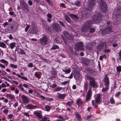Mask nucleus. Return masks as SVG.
<instances>
[{"mask_svg":"<svg viewBox=\"0 0 121 121\" xmlns=\"http://www.w3.org/2000/svg\"><path fill=\"white\" fill-rule=\"evenodd\" d=\"M110 101L111 104H115V101L112 97L110 98Z\"/></svg>","mask_w":121,"mask_h":121,"instance_id":"40","label":"nucleus"},{"mask_svg":"<svg viewBox=\"0 0 121 121\" xmlns=\"http://www.w3.org/2000/svg\"><path fill=\"white\" fill-rule=\"evenodd\" d=\"M106 86V87L103 88L102 90V91L103 92H105L107 91L109 89L108 86Z\"/></svg>","mask_w":121,"mask_h":121,"instance_id":"38","label":"nucleus"},{"mask_svg":"<svg viewBox=\"0 0 121 121\" xmlns=\"http://www.w3.org/2000/svg\"><path fill=\"white\" fill-rule=\"evenodd\" d=\"M117 71L118 72L121 71V66H119L116 68Z\"/></svg>","mask_w":121,"mask_h":121,"instance_id":"42","label":"nucleus"},{"mask_svg":"<svg viewBox=\"0 0 121 121\" xmlns=\"http://www.w3.org/2000/svg\"><path fill=\"white\" fill-rule=\"evenodd\" d=\"M42 23L43 24V26L44 28L47 32L49 34H51V28L49 26L45 24V22L44 21L42 22Z\"/></svg>","mask_w":121,"mask_h":121,"instance_id":"9","label":"nucleus"},{"mask_svg":"<svg viewBox=\"0 0 121 121\" xmlns=\"http://www.w3.org/2000/svg\"><path fill=\"white\" fill-rule=\"evenodd\" d=\"M58 95H57V97L60 99H63L65 97V95L64 94H61L59 93H57Z\"/></svg>","mask_w":121,"mask_h":121,"instance_id":"27","label":"nucleus"},{"mask_svg":"<svg viewBox=\"0 0 121 121\" xmlns=\"http://www.w3.org/2000/svg\"><path fill=\"white\" fill-rule=\"evenodd\" d=\"M8 36L9 37V38L10 39L12 40L13 39V37L11 34H9V35Z\"/></svg>","mask_w":121,"mask_h":121,"instance_id":"56","label":"nucleus"},{"mask_svg":"<svg viewBox=\"0 0 121 121\" xmlns=\"http://www.w3.org/2000/svg\"><path fill=\"white\" fill-rule=\"evenodd\" d=\"M18 102H16L13 104V106L14 107H15L17 106H18Z\"/></svg>","mask_w":121,"mask_h":121,"instance_id":"55","label":"nucleus"},{"mask_svg":"<svg viewBox=\"0 0 121 121\" xmlns=\"http://www.w3.org/2000/svg\"><path fill=\"white\" fill-rule=\"evenodd\" d=\"M65 20L69 23H71V21L69 17L67 15L65 16Z\"/></svg>","mask_w":121,"mask_h":121,"instance_id":"31","label":"nucleus"},{"mask_svg":"<svg viewBox=\"0 0 121 121\" xmlns=\"http://www.w3.org/2000/svg\"><path fill=\"white\" fill-rule=\"evenodd\" d=\"M39 97H40L41 99L43 100H45L46 99V97L44 96L43 95H39Z\"/></svg>","mask_w":121,"mask_h":121,"instance_id":"49","label":"nucleus"},{"mask_svg":"<svg viewBox=\"0 0 121 121\" xmlns=\"http://www.w3.org/2000/svg\"><path fill=\"white\" fill-rule=\"evenodd\" d=\"M68 81H66L64 82H61V84H63L64 85H66L68 83Z\"/></svg>","mask_w":121,"mask_h":121,"instance_id":"54","label":"nucleus"},{"mask_svg":"<svg viewBox=\"0 0 121 121\" xmlns=\"http://www.w3.org/2000/svg\"><path fill=\"white\" fill-rule=\"evenodd\" d=\"M28 3L30 5H32L33 4V3H32L31 1V0H29L28 1Z\"/></svg>","mask_w":121,"mask_h":121,"instance_id":"62","label":"nucleus"},{"mask_svg":"<svg viewBox=\"0 0 121 121\" xmlns=\"http://www.w3.org/2000/svg\"><path fill=\"white\" fill-rule=\"evenodd\" d=\"M33 114L39 119L42 118L43 115L41 111H35L33 112Z\"/></svg>","mask_w":121,"mask_h":121,"instance_id":"12","label":"nucleus"},{"mask_svg":"<svg viewBox=\"0 0 121 121\" xmlns=\"http://www.w3.org/2000/svg\"><path fill=\"white\" fill-rule=\"evenodd\" d=\"M4 113L5 114H7L8 112V111L7 109H5L3 111Z\"/></svg>","mask_w":121,"mask_h":121,"instance_id":"58","label":"nucleus"},{"mask_svg":"<svg viewBox=\"0 0 121 121\" xmlns=\"http://www.w3.org/2000/svg\"><path fill=\"white\" fill-rule=\"evenodd\" d=\"M84 45L82 42H78L75 44V49L77 51H82L83 50Z\"/></svg>","mask_w":121,"mask_h":121,"instance_id":"7","label":"nucleus"},{"mask_svg":"<svg viewBox=\"0 0 121 121\" xmlns=\"http://www.w3.org/2000/svg\"><path fill=\"white\" fill-rule=\"evenodd\" d=\"M112 27L110 26H108L105 28L104 31L102 32L103 34L104 33H106L107 34H109L112 31Z\"/></svg>","mask_w":121,"mask_h":121,"instance_id":"14","label":"nucleus"},{"mask_svg":"<svg viewBox=\"0 0 121 121\" xmlns=\"http://www.w3.org/2000/svg\"><path fill=\"white\" fill-rule=\"evenodd\" d=\"M64 34L66 37L69 39H71L69 33L66 31H64L63 32Z\"/></svg>","mask_w":121,"mask_h":121,"instance_id":"19","label":"nucleus"},{"mask_svg":"<svg viewBox=\"0 0 121 121\" xmlns=\"http://www.w3.org/2000/svg\"><path fill=\"white\" fill-rule=\"evenodd\" d=\"M13 117V115L11 114L9 115L8 116L9 119H11Z\"/></svg>","mask_w":121,"mask_h":121,"instance_id":"50","label":"nucleus"},{"mask_svg":"<svg viewBox=\"0 0 121 121\" xmlns=\"http://www.w3.org/2000/svg\"><path fill=\"white\" fill-rule=\"evenodd\" d=\"M23 86L26 88H29L28 86L26 84L23 83Z\"/></svg>","mask_w":121,"mask_h":121,"instance_id":"60","label":"nucleus"},{"mask_svg":"<svg viewBox=\"0 0 121 121\" xmlns=\"http://www.w3.org/2000/svg\"><path fill=\"white\" fill-rule=\"evenodd\" d=\"M22 84L19 85L18 87L20 89H21L22 91H24V89L22 87Z\"/></svg>","mask_w":121,"mask_h":121,"instance_id":"46","label":"nucleus"},{"mask_svg":"<svg viewBox=\"0 0 121 121\" xmlns=\"http://www.w3.org/2000/svg\"><path fill=\"white\" fill-rule=\"evenodd\" d=\"M21 98L24 103L27 104L29 103V100L28 97L25 95H22L21 96Z\"/></svg>","mask_w":121,"mask_h":121,"instance_id":"13","label":"nucleus"},{"mask_svg":"<svg viewBox=\"0 0 121 121\" xmlns=\"http://www.w3.org/2000/svg\"><path fill=\"white\" fill-rule=\"evenodd\" d=\"M75 115L77 118V119L79 120L81 119V116L78 113L76 112L75 113Z\"/></svg>","mask_w":121,"mask_h":121,"instance_id":"33","label":"nucleus"},{"mask_svg":"<svg viewBox=\"0 0 121 121\" xmlns=\"http://www.w3.org/2000/svg\"><path fill=\"white\" fill-rule=\"evenodd\" d=\"M98 48L100 49L102 48H103V46L102 45H101L100 44H99V45L98 46Z\"/></svg>","mask_w":121,"mask_h":121,"instance_id":"64","label":"nucleus"},{"mask_svg":"<svg viewBox=\"0 0 121 121\" xmlns=\"http://www.w3.org/2000/svg\"><path fill=\"white\" fill-rule=\"evenodd\" d=\"M38 30L37 28L35 27H33L30 28L29 31L32 34H35L37 32Z\"/></svg>","mask_w":121,"mask_h":121,"instance_id":"15","label":"nucleus"},{"mask_svg":"<svg viewBox=\"0 0 121 121\" xmlns=\"http://www.w3.org/2000/svg\"><path fill=\"white\" fill-rule=\"evenodd\" d=\"M87 4L89 5V8L88 9H86L85 11H83L82 16L84 18L87 17L89 15L90 10V9L92 8H93L95 4V0H88Z\"/></svg>","mask_w":121,"mask_h":121,"instance_id":"1","label":"nucleus"},{"mask_svg":"<svg viewBox=\"0 0 121 121\" xmlns=\"http://www.w3.org/2000/svg\"><path fill=\"white\" fill-rule=\"evenodd\" d=\"M47 16L48 18H51L52 17V16L50 13H48L47 14Z\"/></svg>","mask_w":121,"mask_h":121,"instance_id":"53","label":"nucleus"},{"mask_svg":"<svg viewBox=\"0 0 121 121\" xmlns=\"http://www.w3.org/2000/svg\"><path fill=\"white\" fill-rule=\"evenodd\" d=\"M73 102L74 101H68L66 104V106L67 105H68L69 106H70L72 105L73 104Z\"/></svg>","mask_w":121,"mask_h":121,"instance_id":"36","label":"nucleus"},{"mask_svg":"<svg viewBox=\"0 0 121 121\" xmlns=\"http://www.w3.org/2000/svg\"><path fill=\"white\" fill-rule=\"evenodd\" d=\"M35 77H36L38 78H40V76L37 72L35 73Z\"/></svg>","mask_w":121,"mask_h":121,"instance_id":"44","label":"nucleus"},{"mask_svg":"<svg viewBox=\"0 0 121 121\" xmlns=\"http://www.w3.org/2000/svg\"><path fill=\"white\" fill-rule=\"evenodd\" d=\"M59 47L58 45H54L52 48H51V50H55L56 49H59Z\"/></svg>","mask_w":121,"mask_h":121,"instance_id":"35","label":"nucleus"},{"mask_svg":"<svg viewBox=\"0 0 121 121\" xmlns=\"http://www.w3.org/2000/svg\"><path fill=\"white\" fill-rule=\"evenodd\" d=\"M104 51L105 53L109 52H110V50L109 49H105L104 50Z\"/></svg>","mask_w":121,"mask_h":121,"instance_id":"57","label":"nucleus"},{"mask_svg":"<svg viewBox=\"0 0 121 121\" xmlns=\"http://www.w3.org/2000/svg\"><path fill=\"white\" fill-rule=\"evenodd\" d=\"M47 100H48L49 101H51L52 100H53V99L52 98H49L48 97L46 98V99Z\"/></svg>","mask_w":121,"mask_h":121,"instance_id":"61","label":"nucleus"},{"mask_svg":"<svg viewBox=\"0 0 121 121\" xmlns=\"http://www.w3.org/2000/svg\"><path fill=\"white\" fill-rule=\"evenodd\" d=\"M87 69L89 71V72L90 73H93L94 72H95V71L93 70H91V69L90 68H88Z\"/></svg>","mask_w":121,"mask_h":121,"instance_id":"51","label":"nucleus"},{"mask_svg":"<svg viewBox=\"0 0 121 121\" xmlns=\"http://www.w3.org/2000/svg\"><path fill=\"white\" fill-rule=\"evenodd\" d=\"M105 85L107 86H109V79L107 77L105 78L104 80Z\"/></svg>","mask_w":121,"mask_h":121,"instance_id":"26","label":"nucleus"},{"mask_svg":"<svg viewBox=\"0 0 121 121\" xmlns=\"http://www.w3.org/2000/svg\"><path fill=\"white\" fill-rule=\"evenodd\" d=\"M93 24V22L91 20H87L84 24L82 28V31L83 32L89 30L91 26V25Z\"/></svg>","mask_w":121,"mask_h":121,"instance_id":"3","label":"nucleus"},{"mask_svg":"<svg viewBox=\"0 0 121 121\" xmlns=\"http://www.w3.org/2000/svg\"><path fill=\"white\" fill-rule=\"evenodd\" d=\"M6 97L7 98H9L11 99H14V97L13 95L11 94H7L5 95Z\"/></svg>","mask_w":121,"mask_h":121,"instance_id":"24","label":"nucleus"},{"mask_svg":"<svg viewBox=\"0 0 121 121\" xmlns=\"http://www.w3.org/2000/svg\"><path fill=\"white\" fill-rule=\"evenodd\" d=\"M83 88L84 90L86 92L88 89V82L87 81H86L85 82L83 86Z\"/></svg>","mask_w":121,"mask_h":121,"instance_id":"22","label":"nucleus"},{"mask_svg":"<svg viewBox=\"0 0 121 121\" xmlns=\"http://www.w3.org/2000/svg\"><path fill=\"white\" fill-rule=\"evenodd\" d=\"M1 62L3 63H5L6 65L7 66L8 64V62L6 60L4 59H2L1 60Z\"/></svg>","mask_w":121,"mask_h":121,"instance_id":"39","label":"nucleus"},{"mask_svg":"<svg viewBox=\"0 0 121 121\" xmlns=\"http://www.w3.org/2000/svg\"><path fill=\"white\" fill-rule=\"evenodd\" d=\"M83 101L80 98L76 100V104H78L79 106L81 105L83 103Z\"/></svg>","mask_w":121,"mask_h":121,"instance_id":"23","label":"nucleus"},{"mask_svg":"<svg viewBox=\"0 0 121 121\" xmlns=\"http://www.w3.org/2000/svg\"><path fill=\"white\" fill-rule=\"evenodd\" d=\"M25 108L28 109H32L36 108H39L38 106L34 105L32 104H28L25 106Z\"/></svg>","mask_w":121,"mask_h":121,"instance_id":"11","label":"nucleus"},{"mask_svg":"<svg viewBox=\"0 0 121 121\" xmlns=\"http://www.w3.org/2000/svg\"><path fill=\"white\" fill-rule=\"evenodd\" d=\"M87 79L89 81V86H91L93 87L96 88L97 87V82L93 78L89 76L86 77Z\"/></svg>","mask_w":121,"mask_h":121,"instance_id":"4","label":"nucleus"},{"mask_svg":"<svg viewBox=\"0 0 121 121\" xmlns=\"http://www.w3.org/2000/svg\"><path fill=\"white\" fill-rule=\"evenodd\" d=\"M121 14V9L120 7H119L117 9L114 11V14L113 15V20L114 22H118L121 20L120 16Z\"/></svg>","mask_w":121,"mask_h":121,"instance_id":"2","label":"nucleus"},{"mask_svg":"<svg viewBox=\"0 0 121 121\" xmlns=\"http://www.w3.org/2000/svg\"><path fill=\"white\" fill-rule=\"evenodd\" d=\"M16 50L18 52V53L21 54H25V52L19 48H16Z\"/></svg>","mask_w":121,"mask_h":121,"instance_id":"25","label":"nucleus"},{"mask_svg":"<svg viewBox=\"0 0 121 121\" xmlns=\"http://www.w3.org/2000/svg\"><path fill=\"white\" fill-rule=\"evenodd\" d=\"M91 103L92 105L94 106L95 108H97L98 107L97 104H99V103L96 102L95 100H92L91 101Z\"/></svg>","mask_w":121,"mask_h":121,"instance_id":"21","label":"nucleus"},{"mask_svg":"<svg viewBox=\"0 0 121 121\" xmlns=\"http://www.w3.org/2000/svg\"><path fill=\"white\" fill-rule=\"evenodd\" d=\"M51 108L50 106L48 105H46L45 107L46 110L47 112H49L50 111Z\"/></svg>","mask_w":121,"mask_h":121,"instance_id":"37","label":"nucleus"},{"mask_svg":"<svg viewBox=\"0 0 121 121\" xmlns=\"http://www.w3.org/2000/svg\"><path fill=\"white\" fill-rule=\"evenodd\" d=\"M49 39L47 36L44 35L42 38L40 39V43L42 45H46Z\"/></svg>","mask_w":121,"mask_h":121,"instance_id":"6","label":"nucleus"},{"mask_svg":"<svg viewBox=\"0 0 121 121\" xmlns=\"http://www.w3.org/2000/svg\"><path fill=\"white\" fill-rule=\"evenodd\" d=\"M95 31V29L93 28H91L90 30V33L94 32Z\"/></svg>","mask_w":121,"mask_h":121,"instance_id":"48","label":"nucleus"},{"mask_svg":"<svg viewBox=\"0 0 121 121\" xmlns=\"http://www.w3.org/2000/svg\"><path fill=\"white\" fill-rule=\"evenodd\" d=\"M16 43L15 42H13L10 43L9 44H7L9 46V47L12 49H13L16 46Z\"/></svg>","mask_w":121,"mask_h":121,"instance_id":"18","label":"nucleus"},{"mask_svg":"<svg viewBox=\"0 0 121 121\" xmlns=\"http://www.w3.org/2000/svg\"><path fill=\"white\" fill-rule=\"evenodd\" d=\"M99 2L101 11L104 13L106 12L107 9V6L106 3L103 0H100Z\"/></svg>","mask_w":121,"mask_h":121,"instance_id":"5","label":"nucleus"},{"mask_svg":"<svg viewBox=\"0 0 121 121\" xmlns=\"http://www.w3.org/2000/svg\"><path fill=\"white\" fill-rule=\"evenodd\" d=\"M91 88V87L90 88L86 94V102L89 101L91 97L92 92Z\"/></svg>","mask_w":121,"mask_h":121,"instance_id":"10","label":"nucleus"},{"mask_svg":"<svg viewBox=\"0 0 121 121\" xmlns=\"http://www.w3.org/2000/svg\"><path fill=\"white\" fill-rule=\"evenodd\" d=\"M23 8L26 10H28L29 7L28 4L25 2H24L23 4Z\"/></svg>","mask_w":121,"mask_h":121,"instance_id":"29","label":"nucleus"},{"mask_svg":"<svg viewBox=\"0 0 121 121\" xmlns=\"http://www.w3.org/2000/svg\"><path fill=\"white\" fill-rule=\"evenodd\" d=\"M70 16L73 19L76 21L78 19V18L77 16L75 14H71L70 15Z\"/></svg>","mask_w":121,"mask_h":121,"instance_id":"20","label":"nucleus"},{"mask_svg":"<svg viewBox=\"0 0 121 121\" xmlns=\"http://www.w3.org/2000/svg\"><path fill=\"white\" fill-rule=\"evenodd\" d=\"M62 87L58 86L54 89V91L55 92L61 90L62 89Z\"/></svg>","mask_w":121,"mask_h":121,"instance_id":"34","label":"nucleus"},{"mask_svg":"<svg viewBox=\"0 0 121 121\" xmlns=\"http://www.w3.org/2000/svg\"><path fill=\"white\" fill-rule=\"evenodd\" d=\"M95 99L96 102L99 103V104L101 102V98L100 95L99 94L96 95Z\"/></svg>","mask_w":121,"mask_h":121,"instance_id":"16","label":"nucleus"},{"mask_svg":"<svg viewBox=\"0 0 121 121\" xmlns=\"http://www.w3.org/2000/svg\"><path fill=\"white\" fill-rule=\"evenodd\" d=\"M62 71L63 72H65L66 74H67V73H69L71 71V70L69 69L67 70H65L63 69Z\"/></svg>","mask_w":121,"mask_h":121,"instance_id":"43","label":"nucleus"},{"mask_svg":"<svg viewBox=\"0 0 121 121\" xmlns=\"http://www.w3.org/2000/svg\"><path fill=\"white\" fill-rule=\"evenodd\" d=\"M23 114H24L27 117H29V114L27 112H23Z\"/></svg>","mask_w":121,"mask_h":121,"instance_id":"59","label":"nucleus"},{"mask_svg":"<svg viewBox=\"0 0 121 121\" xmlns=\"http://www.w3.org/2000/svg\"><path fill=\"white\" fill-rule=\"evenodd\" d=\"M13 75H15L16 74L18 76V77L19 78H21L22 79H23V80H24L25 81H28V79L26 77H24L23 76H21V75H19L18 73H17L16 74L15 72H13Z\"/></svg>","mask_w":121,"mask_h":121,"instance_id":"17","label":"nucleus"},{"mask_svg":"<svg viewBox=\"0 0 121 121\" xmlns=\"http://www.w3.org/2000/svg\"><path fill=\"white\" fill-rule=\"evenodd\" d=\"M0 47L4 48H6V46L3 42H0Z\"/></svg>","mask_w":121,"mask_h":121,"instance_id":"32","label":"nucleus"},{"mask_svg":"<svg viewBox=\"0 0 121 121\" xmlns=\"http://www.w3.org/2000/svg\"><path fill=\"white\" fill-rule=\"evenodd\" d=\"M28 66L29 67H32L33 66V65L32 63H30L29 65H28Z\"/></svg>","mask_w":121,"mask_h":121,"instance_id":"63","label":"nucleus"},{"mask_svg":"<svg viewBox=\"0 0 121 121\" xmlns=\"http://www.w3.org/2000/svg\"><path fill=\"white\" fill-rule=\"evenodd\" d=\"M9 13L10 15L13 16V17H15L16 16V15L14 12H10Z\"/></svg>","mask_w":121,"mask_h":121,"instance_id":"45","label":"nucleus"},{"mask_svg":"<svg viewBox=\"0 0 121 121\" xmlns=\"http://www.w3.org/2000/svg\"><path fill=\"white\" fill-rule=\"evenodd\" d=\"M101 19V17L100 15H94L92 17V20L95 23H97L100 22Z\"/></svg>","mask_w":121,"mask_h":121,"instance_id":"8","label":"nucleus"},{"mask_svg":"<svg viewBox=\"0 0 121 121\" xmlns=\"http://www.w3.org/2000/svg\"><path fill=\"white\" fill-rule=\"evenodd\" d=\"M26 25H27V26H26V27L25 29V32H26L27 31L28 29L29 28L30 26L29 25H27L26 24Z\"/></svg>","mask_w":121,"mask_h":121,"instance_id":"52","label":"nucleus"},{"mask_svg":"<svg viewBox=\"0 0 121 121\" xmlns=\"http://www.w3.org/2000/svg\"><path fill=\"white\" fill-rule=\"evenodd\" d=\"M10 66L11 68L14 69H16L17 67V65L12 64L10 65Z\"/></svg>","mask_w":121,"mask_h":121,"instance_id":"41","label":"nucleus"},{"mask_svg":"<svg viewBox=\"0 0 121 121\" xmlns=\"http://www.w3.org/2000/svg\"><path fill=\"white\" fill-rule=\"evenodd\" d=\"M47 120V118L45 117L44 116L43 117L41 120V121H46Z\"/></svg>","mask_w":121,"mask_h":121,"instance_id":"47","label":"nucleus"},{"mask_svg":"<svg viewBox=\"0 0 121 121\" xmlns=\"http://www.w3.org/2000/svg\"><path fill=\"white\" fill-rule=\"evenodd\" d=\"M75 4L76 6L78 7L81 6L82 5L81 2L78 0L76 1L75 3Z\"/></svg>","mask_w":121,"mask_h":121,"instance_id":"28","label":"nucleus"},{"mask_svg":"<svg viewBox=\"0 0 121 121\" xmlns=\"http://www.w3.org/2000/svg\"><path fill=\"white\" fill-rule=\"evenodd\" d=\"M53 26L54 27L56 30H58L59 28V25L58 24L54 23Z\"/></svg>","mask_w":121,"mask_h":121,"instance_id":"30","label":"nucleus"}]
</instances>
